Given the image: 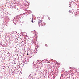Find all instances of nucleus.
Returning <instances> with one entry per match:
<instances>
[{
	"label": "nucleus",
	"instance_id": "nucleus-8",
	"mask_svg": "<svg viewBox=\"0 0 79 79\" xmlns=\"http://www.w3.org/2000/svg\"><path fill=\"white\" fill-rule=\"evenodd\" d=\"M69 12H70V10H69Z\"/></svg>",
	"mask_w": 79,
	"mask_h": 79
},
{
	"label": "nucleus",
	"instance_id": "nucleus-7",
	"mask_svg": "<svg viewBox=\"0 0 79 79\" xmlns=\"http://www.w3.org/2000/svg\"><path fill=\"white\" fill-rule=\"evenodd\" d=\"M27 55H29V54H28V53H27Z\"/></svg>",
	"mask_w": 79,
	"mask_h": 79
},
{
	"label": "nucleus",
	"instance_id": "nucleus-9",
	"mask_svg": "<svg viewBox=\"0 0 79 79\" xmlns=\"http://www.w3.org/2000/svg\"><path fill=\"white\" fill-rule=\"evenodd\" d=\"M43 16H44V15H43Z\"/></svg>",
	"mask_w": 79,
	"mask_h": 79
},
{
	"label": "nucleus",
	"instance_id": "nucleus-10",
	"mask_svg": "<svg viewBox=\"0 0 79 79\" xmlns=\"http://www.w3.org/2000/svg\"><path fill=\"white\" fill-rule=\"evenodd\" d=\"M70 13H71V12H70Z\"/></svg>",
	"mask_w": 79,
	"mask_h": 79
},
{
	"label": "nucleus",
	"instance_id": "nucleus-5",
	"mask_svg": "<svg viewBox=\"0 0 79 79\" xmlns=\"http://www.w3.org/2000/svg\"><path fill=\"white\" fill-rule=\"evenodd\" d=\"M31 22L32 23H34V22H33V20H32L31 21Z\"/></svg>",
	"mask_w": 79,
	"mask_h": 79
},
{
	"label": "nucleus",
	"instance_id": "nucleus-6",
	"mask_svg": "<svg viewBox=\"0 0 79 79\" xmlns=\"http://www.w3.org/2000/svg\"><path fill=\"white\" fill-rule=\"evenodd\" d=\"M45 46H47V44H45Z\"/></svg>",
	"mask_w": 79,
	"mask_h": 79
},
{
	"label": "nucleus",
	"instance_id": "nucleus-2",
	"mask_svg": "<svg viewBox=\"0 0 79 79\" xmlns=\"http://www.w3.org/2000/svg\"><path fill=\"white\" fill-rule=\"evenodd\" d=\"M32 33H33V34H37V32L35 31H32Z\"/></svg>",
	"mask_w": 79,
	"mask_h": 79
},
{
	"label": "nucleus",
	"instance_id": "nucleus-1",
	"mask_svg": "<svg viewBox=\"0 0 79 79\" xmlns=\"http://www.w3.org/2000/svg\"><path fill=\"white\" fill-rule=\"evenodd\" d=\"M42 20H41L39 22L38 24L39 26H43L44 25V22H42Z\"/></svg>",
	"mask_w": 79,
	"mask_h": 79
},
{
	"label": "nucleus",
	"instance_id": "nucleus-4",
	"mask_svg": "<svg viewBox=\"0 0 79 79\" xmlns=\"http://www.w3.org/2000/svg\"><path fill=\"white\" fill-rule=\"evenodd\" d=\"M48 19L49 20H50V17H48Z\"/></svg>",
	"mask_w": 79,
	"mask_h": 79
},
{
	"label": "nucleus",
	"instance_id": "nucleus-3",
	"mask_svg": "<svg viewBox=\"0 0 79 79\" xmlns=\"http://www.w3.org/2000/svg\"><path fill=\"white\" fill-rule=\"evenodd\" d=\"M43 25H44V26H45V23H44Z\"/></svg>",
	"mask_w": 79,
	"mask_h": 79
}]
</instances>
